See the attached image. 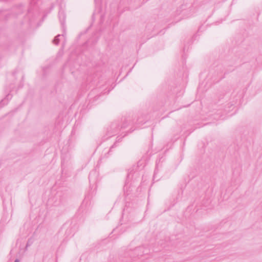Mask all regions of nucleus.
Returning a JSON list of instances; mask_svg holds the SVG:
<instances>
[{"instance_id": "1", "label": "nucleus", "mask_w": 262, "mask_h": 262, "mask_svg": "<svg viewBox=\"0 0 262 262\" xmlns=\"http://www.w3.org/2000/svg\"><path fill=\"white\" fill-rule=\"evenodd\" d=\"M146 122V120L145 119L142 120L140 118H137L136 121H135V119H134L132 121L130 118H124L123 123L122 124L121 126H120L119 121H116L112 122L107 127L106 135L108 136V137H111L117 134L121 128L126 127L128 125L131 123H137L138 124H143L145 123Z\"/></svg>"}, {"instance_id": "11", "label": "nucleus", "mask_w": 262, "mask_h": 262, "mask_svg": "<svg viewBox=\"0 0 262 262\" xmlns=\"http://www.w3.org/2000/svg\"><path fill=\"white\" fill-rule=\"evenodd\" d=\"M23 84H22V85H20V88H22V87H23Z\"/></svg>"}, {"instance_id": "7", "label": "nucleus", "mask_w": 262, "mask_h": 262, "mask_svg": "<svg viewBox=\"0 0 262 262\" xmlns=\"http://www.w3.org/2000/svg\"><path fill=\"white\" fill-rule=\"evenodd\" d=\"M134 168H132L128 170V173L127 175V179H129L130 178V176H132V173L133 172Z\"/></svg>"}, {"instance_id": "9", "label": "nucleus", "mask_w": 262, "mask_h": 262, "mask_svg": "<svg viewBox=\"0 0 262 262\" xmlns=\"http://www.w3.org/2000/svg\"><path fill=\"white\" fill-rule=\"evenodd\" d=\"M3 100H2L1 101H0V107H2L4 106V104H3Z\"/></svg>"}, {"instance_id": "6", "label": "nucleus", "mask_w": 262, "mask_h": 262, "mask_svg": "<svg viewBox=\"0 0 262 262\" xmlns=\"http://www.w3.org/2000/svg\"><path fill=\"white\" fill-rule=\"evenodd\" d=\"M60 35L58 34V35L55 36V38H54L53 42L55 45H58L59 44V37H60Z\"/></svg>"}, {"instance_id": "5", "label": "nucleus", "mask_w": 262, "mask_h": 262, "mask_svg": "<svg viewBox=\"0 0 262 262\" xmlns=\"http://www.w3.org/2000/svg\"><path fill=\"white\" fill-rule=\"evenodd\" d=\"M121 140V138H119L118 140H117L110 147L109 151L107 152L108 155H111V152L113 151V149L116 148L118 146V143L120 142Z\"/></svg>"}, {"instance_id": "2", "label": "nucleus", "mask_w": 262, "mask_h": 262, "mask_svg": "<svg viewBox=\"0 0 262 262\" xmlns=\"http://www.w3.org/2000/svg\"><path fill=\"white\" fill-rule=\"evenodd\" d=\"M196 2L197 0H184L180 9L182 11L188 9L190 11H191L194 8L197 7Z\"/></svg>"}, {"instance_id": "12", "label": "nucleus", "mask_w": 262, "mask_h": 262, "mask_svg": "<svg viewBox=\"0 0 262 262\" xmlns=\"http://www.w3.org/2000/svg\"><path fill=\"white\" fill-rule=\"evenodd\" d=\"M9 96H10L9 94H8L6 97L8 98L9 97Z\"/></svg>"}, {"instance_id": "3", "label": "nucleus", "mask_w": 262, "mask_h": 262, "mask_svg": "<svg viewBox=\"0 0 262 262\" xmlns=\"http://www.w3.org/2000/svg\"><path fill=\"white\" fill-rule=\"evenodd\" d=\"M233 105L232 104L228 103L227 106H226L224 108V112H223L221 110H219L217 111L216 113V117H214V119H218L219 118L222 117L224 114L229 113L231 111L233 110Z\"/></svg>"}, {"instance_id": "8", "label": "nucleus", "mask_w": 262, "mask_h": 262, "mask_svg": "<svg viewBox=\"0 0 262 262\" xmlns=\"http://www.w3.org/2000/svg\"><path fill=\"white\" fill-rule=\"evenodd\" d=\"M37 3L36 0H31V4H35Z\"/></svg>"}, {"instance_id": "10", "label": "nucleus", "mask_w": 262, "mask_h": 262, "mask_svg": "<svg viewBox=\"0 0 262 262\" xmlns=\"http://www.w3.org/2000/svg\"><path fill=\"white\" fill-rule=\"evenodd\" d=\"M15 262H19L18 260L16 259L15 260Z\"/></svg>"}, {"instance_id": "13", "label": "nucleus", "mask_w": 262, "mask_h": 262, "mask_svg": "<svg viewBox=\"0 0 262 262\" xmlns=\"http://www.w3.org/2000/svg\"><path fill=\"white\" fill-rule=\"evenodd\" d=\"M1 13H2V12H1V11H0V14H1Z\"/></svg>"}, {"instance_id": "4", "label": "nucleus", "mask_w": 262, "mask_h": 262, "mask_svg": "<svg viewBox=\"0 0 262 262\" xmlns=\"http://www.w3.org/2000/svg\"><path fill=\"white\" fill-rule=\"evenodd\" d=\"M58 17L59 19L61 25L62 26V28L63 29V33H65L66 32V27H65V21L66 15L64 12L61 10H60L58 12Z\"/></svg>"}]
</instances>
